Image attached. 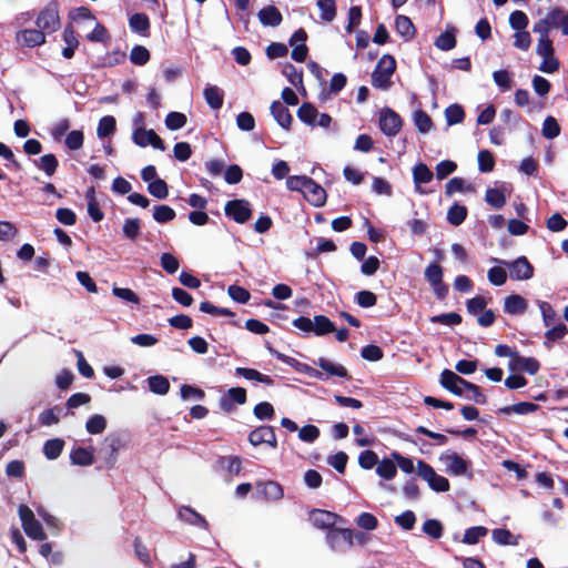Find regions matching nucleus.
Masks as SVG:
<instances>
[{
  "instance_id": "2eb2a0df",
  "label": "nucleus",
  "mask_w": 568,
  "mask_h": 568,
  "mask_svg": "<svg viewBox=\"0 0 568 568\" xmlns=\"http://www.w3.org/2000/svg\"><path fill=\"white\" fill-rule=\"evenodd\" d=\"M557 17H559V8H554L548 11L545 18L535 23L532 31L540 36L539 39H549V32L557 23Z\"/></svg>"
},
{
  "instance_id": "ea45409f",
  "label": "nucleus",
  "mask_w": 568,
  "mask_h": 568,
  "mask_svg": "<svg viewBox=\"0 0 568 568\" xmlns=\"http://www.w3.org/2000/svg\"><path fill=\"white\" fill-rule=\"evenodd\" d=\"M467 217V209L464 205L454 204L447 212V221L454 225H460Z\"/></svg>"
},
{
  "instance_id": "09e8293b",
  "label": "nucleus",
  "mask_w": 568,
  "mask_h": 568,
  "mask_svg": "<svg viewBox=\"0 0 568 568\" xmlns=\"http://www.w3.org/2000/svg\"><path fill=\"white\" fill-rule=\"evenodd\" d=\"M435 45L443 50V51H449L456 47V37L454 33V29L452 31L446 30L443 32L436 40Z\"/></svg>"
},
{
  "instance_id": "f704fd0d",
  "label": "nucleus",
  "mask_w": 568,
  "mask_h": 568,
  "mask_svg": "<svg viewBox=\"0 0 568 568\" xmlns=\"http://www.w3.org/2000/svg\"><path fill=\"white\" fill-rule=\"evenodd\" d=\"M297 116L305 124L315 126L318 111L311 103H303L297 111Z\"/></svg>"
},
{
  "instance_id": "a211bd4d",
  "label": "nucleus",
  "mask_w": 568,
  "mask_h": 568,
  "mask_svg": "<svg viewBox=\"0 0 568 568\" xmlns=\"http://www.w3.org/2000/svg\"><path fill=\"white\" fill-rule=\"evenodd\" d=\"M338 519L336 514L322 509H315L310 514L311 523L320 529L332 528Z\"/></svg>"
},
{
  "instance_id": "c9c22d12",
  "label": "nucleus",
  "mask_w": 568,
  "mask_h": 568,
  "mask_svg": "<svg viewBox=\"0 0 568 568\" xmlns=\"http://www.w3.org/2000/svg\"><path fill=\"white\" fill-rule=\"evenodd\" d=\"M493 540L498 545H518V536L513 535L508 529L498 528L491 532Z\"/></svg>"
},
{
  "instance_id": "c03bdc74",
  "label": "nucleus",
  "mask_w": 568,
  "mask_h": 568,
  "mask_svg": "<svg viewBox=\"0 0 568 568\" xmlns=\"http://www.w3.org/2000/svg\"><path fill=\"white\" fill-rule=\"evenodd\" d=\"M115 119L112 115H105L99 121L97 134L101 139L106 138L115 131Z\"/></svg>"
},
{
  "instance_id": "412c9836",
  "label": "nucleus",
  "mask_w": 568,
  "mask_h": 568,
  "mask_svg": "<svg viewBox=\"0 0 568 568\" xmlns=\"http://www.w3.org/2000/svg\"><path fill=\"white\" fill-rule=\"evenodd\" d=\"M271 113L280 126H282L285 130H288L291 128L293 118L284 103L280 101H274L271 104Z\"/></svg>"
},
{
  "instance_id": "20e7f679",
  "label": "nucleus",
  "mask_w": 568,
  "mask_h": 568,
  "mask_svg": "<svg viewBox=\"0 0 568 568\" xmlns=\"http://www.w3.org/2000/svg\"><path fill=\"white\" fill-rule=\"evenodd\" d=\"M439 462L444 465L445 471L452 476H473L470 468V462L465 459L459 454L446 450L439 456Z\"/></svg>"
},
{
  "instance_id": "dca6fc26",
  "label": "nucleus",
  "mask_w": 568,
  "mask_h": 568,
  "mask_svg": "<svg viewBox=\"0 0 568 568\" xmlns=\"http://www.w3.org/2000/svg\"><path fill=\"white\" fill-rule=\"evenodd\" d=\"M303 195L310 204L316 207L323 206L327 197L326 191L313 179L308 182Z\"/></svg>"
},
{
  "instance_id": "603ef678",
  "label": "nucleus",
  "mask_w": 568,
  "mask_h": 568,
  "mask_svg": "<svg viewBox=\"0 0 568 568\" xmlns=\"http://www.w3.org/2000/svg\"><path fill=\"white\" fill-rule=\"evenodd\" d=\"M568 334V328L565 324L560 323L545 333V345L549 348L551 342L562 339Z\"/></svg>"
},
{
  "instance_id": "2f4dec72",
  "label": "nucleus",
  "mask_w": 568,
  "mask_h": 568,
  "mask_svg": "<svg viewBox=\"0 0 568 568\" xmlns=\"http://www.w3.org/2000/svg\"><path fill=\"white\" fill-rule=\"evenodd\" d=\"M64 447V440L61 438L48 439L43 444V454L49 460L57 459Z\"/></svg>"
},
{
  "instance_id": "aec40b11",
  "label": "nucleus",
  "mask_w": 568,
  "mask_h": 568,
  "mask_svg": "<svg viewBox=\"0 0 568 568\" xmlns=\"http://www.w3.org/2000/svg\"><path fill=\"white\" fill-rule=\"evenodd\" d=\"M257 18L264 27H278L283 20L281 11L272 4L262 8Z\"/></svg>"
},
{
  "instance_id": "4d7b16f0",
  "label": "nucleus",
  "mask_w": 568,
  "mask_h": 568,
  "mask_svg": "<svg viewBox=\"0 0 568 568\" xmlns=\"http://www.w3.org/2000/svg\"><path fill=\"white\" fill-rule=\"evenodd\" d=\"M283 75L288 80V82L298 87L303 83V72L295 68L293 64L287 63L284 65Z\"/></svg>"
},
{
  "instance_id": "bb28decb",
  "label": "nucleus",
  "mask_w": 568,
  "mask_h": 568,
  "mask_svg": "<svg viewBox=\"0 0 568 568\" xmlns=\"http://www.w3.org/2000/svg\"><path fill=\"white\" fill-rule=\"evenodd\" d=\"M433 178L434 174L426 164L418 163L413 168V180L418 192H420V185L429 183Z\"/></svg>"
},
{
  "instance_id": "3c124183",
  "label": "nucleus",
  "mask_w": 568,
  "mask_h": 568,
  "mask_svg": "<svg viewBox=\"0 0 568 568\" xmlns=\"http://www.w3.org/2000/svg\"><path fill=\"white\" fill-rule=\"evenodd\" d=\"M541 133L546 139L552 140L560 134V126L554 116L544 120Z\"/></svg>"
},
{
  "instance_id": "4468645a",
  "label": "nucleus",
  "mask_w": 568,
  "mask_h": 568,
  "mask_svg": "<svg viewBox=\"0 0 568 568\" xmlns=\"http://www.w3.org/2000/svg\"><path fill=\"white\" fill-rule=\"evenodd\" d=\"M246 403V390L242 387H232L221 398L220 406L224 412H231L234 405H243Z\"/></svg>"
},
{
  "instance_id": "bf43d9fd",
  "label": "nucleus",
  "mask_w": 568,
  "mask_h": 568,
  "mask_svg": "<svg viewBox=\"0 0 568 568\" xmlns=\"http://www.w3.org/2000/svg\"><path fill=\"white\" fill-rule=\"evenodd\" d=\"M186 116L181 112H170L165 118V125L169 130L176 131L186 124Z\"/></svg>"
},
{
  "instance_id": "5701e85b",
  "label": "nucleus",
  "mask_w": 568,
  "mask_h": 568,
  "mask_svg": "<svg viewBox=\"0 0 568 568\" xmlns=\"http://www.w3.org/2000/svg\"><path fill=\"white\" fill-rule=\"evenodd\" d=\"M94 448L93 447H78L74 448L70 454V459L73 465L78 466H90L94 462Z\"/></svg>"
},
{
  "instance_id": "de8ad7c7",
  "label": "nucleus",
  "mask_w": 568,
  "mask_h": 568,
  "mask_svg": "<svg viewBox=\"0 0 568 568\" xmlns=\"http://www.w3.org/2000/svg\"><path fill=\"white\" fill-rule=\"evenodd\" d=\"M445 118L448 125L458 124L465 118L464 109L459 104H452L446 108Z\"/></svg>"
},
{
  "instance_id": "a19ab883",
  "label": "nucleus",
  "mask_w": 568,
  "mask_h": 568,
  "mask_svg": "<svg viewBox=\"0 0 568 568\" xmlns=\"http://www.w3.org/2000/svg\"><path fill=\"white\" fill-rule=\"evenodd\" d=\"M317 7L321 11V19L325 22H331L336 17L335 0H318Z\"/></svg>"
},
{
  "instance_id": "473e14b6",
  "label": "nucleus",
  "mask_w": 568,
  "mask_h": 568,
  "mask_svg": "<svg viewBox=\"0 0 568 568\" xmlns=\"http://www.w3.org/2000/svg\"><path fill=\"white\" fill-rule=\"evenodd\" d=\"M122 233L125 239L135 241L141 233V221L138 217L125 219Z\"/></svg>"
},
{
  "instance_id": "864d4df0",
  "label": "nucleus",
  "mask_w": 568,
  "mask_h": 568,
  "mask_svg": "<svg viewBox=\"0 0 568 568\" xmlns=\"http://www.w3.org/2000/svg\"><path fill=\"white\" fill-rule=\"evenodd\" d=\"M487 277L490 284L495 286L504 285L507 281V272L505 270V266L499 265L490 267L488 270Z\"/></svg>"
},
{
  "instance_id": "6ab92c4d",
  "label": "nucleus",
  "mask_w": 568,
  "mask_h": 568,
  "mask_svg": "<svg viewBox=\"0 0 568 568\" xmlns=\"http://www.w3.org/2000/svg\"><path fill=\"white\" fill-rule=\"evenodd\" d=\"M17 40L29 48H34L45 42V34L39 28L26 29L18 32Z\"/></svg>"
},
{
  "instance_id": "c85d7f7f",
  "label": "nucleus",
  "mask_w": 568,
  "mask_h": 568,
  "mask_svg": "<svg viewBox=\"0 0 568 568\" xmlns=\"http://www.w3.org/2000/svg\"><path fill=\"white\" fill-rule=\"evenodd\" d=\"M395 28L397 33L405 40H410L415 36V27L412 20L403 14H399L395 19Z\"/></svg>"
},
{
  "instance_id": "4be33fe9",
  "label": "nucleus",
  "mask_w": 568,
  "mask_h": 568,
  "mask_svg": "<svg viewBox=\"0 0 568 568\" xmlns=\"http://www.w3.org/2000/svg\"><path fill=\"white\" fill-rule=\"evenodd\" d=\"M179 518L182 521L195 527H201L203 529H207L209 527L206 519L193 508L187 506H182L179 509Z\"/></svg>"
},
{
  "instance_id": "8fccbe9b",
  "label": "nucleus",
  "mask_w": 568,
  "mask_h": 568,
  "mask_svg": "<svg viewBox=\"0 0 568 568\" xmlns=\"http://www.w3.org/2000/svg\"><path fill=\"white\" fill-rule=\"evenodd\" d=\"M260 486L263 487L262 493L268 499L278 500L283 497V488L276 481L270 480L261 484Z\"/></svg>"
},
{
  "instance_id": "1a4fd4ad",
  "label": "nucleus",
  "mask_w": 568,
  "mask_h": 568,
  "mask_svg": "<svg viewBox=\"0 0 568 568\" xmlns=\"http://www.w3.org/2000/svg\"><path fill=\"white\" fill-rule=\"evenodd\" d=\"M224 212L226 216L240 224L245 223L252 216L251 204L246 200H231L226 202Z\"/></svg>"
},
{
  "instance_id": "e2e57ef3",
  "label": "nucleus",
  "mask_w": 568,
  "mask_h": 568,
  "mask_svg": "<svg viewBox=\"0 0 568 568\" xmlns=\"http://www.w3.org/2000/svg\"><path fill=\"white\" fill-rule=\"evenodd\" d=\"M528 17L525 12L516 10L509 16V24L516 31L525 30L528 26Z\"/></svg>"
},
{
  "instance_id": "39448f33",
  "label": "nucleus",
  "mask_w": 568,
  "mask_h": 568,
  "mask_svg": "<svg viewBox=\"0 0 568 568\" xmlns=\"http://www.w3.org/2000/svg\"><path fill=\"white\" fill-rule=\"evenodd\" d=\"M37 27L43 33H53L60 28L59 3L52 1L48 3L38 14L36 20Z\"/></svg>"
},
{
  "instance_id": "4c0bfd02",
  "label": "nucleus",
  "mask_w": 568,
  "mask_h": 568,
  "mask_svg": "<svg viewBox=\"0 0 568 568\" xmlns=\"http://www.w3.org/2000/svg\"><path fill=\"white\" fill-rule=\"evenodd\" d=\"M106 419L100 414L92 415L85 423V429L89 434L98 435L105 430Z\"/></svg>"
},
{
  "instance_id": "a18cd8bd",
  "label": "nucleus",
  "mask_w": 568,
  "mask_h": 568,
  "mask_svg": "<svg viewBox=\"0 0 568 568\" xmlns=\"http://www.w3.org/2000/svg\"><path fill=\"white\" fill-rule=\"evenodd\" d=\"M488 534V529L484 526H475L466 529L463 538V542L467 545H475L480 538Z\"/></svg>"
},
{
  "instance_id": "c756f323",
  "label": "nucleus",
  "mask_w": 568,
  "mask_h": 568,
  "mask_svg": "<svg viewBox=\"0 0 568 568\" xmlns=\"http://www.w3.org/2000/svg\"><path fill=\"white\" fill-rule=\"evenodd\" d=\"M34 165L39 170L43 171L45 173V175L52 176L58 169L59 162H58L55 155L50 153V154L42 155L38 160H34Z\"/></svg>"
},
{
  "instance_id": "b1692460",
  "label": "nucleus",
  "mask_w": 568,
  "mask_h": 568,
  "mask_svg": "<svg viewBox=\"0 0 568 568\" xmlns=\"http://www.w3.org/2000/svg\"><path fill=\"white\" fill-rule=\"evenodd\" d=\"M513 371H525L531 375L536 374L539 369V363L532 357H523L518 354L510 361L509 364Z\"/></svg>"
},
{
  "instance_id": "0eeeda50",
  "label": "nucleus",
  "mask_w": 568,
  "mask_h": 568,
  "mask_svg": "<svg viewBox=\"0 0 568 568\" xmlns=\"http://www.w3.org/2000/svg\"><path fill=\"white\" fill-rule=\"evenodd\" d=\"M315 365H317L323 372L312 369L308 374L317 379L325 381L331 376H337L341 378H349L348 371L342 364L329 361L325 357H320Z\"/></svg>"
},
{
  "instance_id": "e433bc0d",
  "label": "nucleus",
  "mask_w": 568,
  "mask_h": 568,
  "mask_svg": "<svg viewBox=\"0 0 568 568\" xmlns=\"http://www.w3.org/2000/svg\"><path fill=\"white\" fill-rule=\"evenodd\" d=\"M175 211L165 204L155 205L153 209V219L158 223H168L175 219Z\"/></svg>"
},
{
  "instance_id": "58836bf2",
  "label": "nucleus",
  "mask_w": 568,
  "mask_h": 568,
  "mask_svg": "<svg viewBox=\"0 0 568 568\" xmlns=\"http://www.w3.org/2000/svg\"><path fill=\"white\" fill-rule=\"evenodd\" d=\"M413 121L418 131L422 133H428L433 129V121L430 116L423 110H416L414 112Z\"/></svg>"
},
{
  "instance_id": "0e129e2a",
  "label": "nucleus",
  "mask_w": 568,
  "mask_h": 568,
  "mask_svg": "<svg viewBox=\"0 0 568 568\" xmlns=\"http://www.w3.org/2000/svg\"><path fill=\"white\" fill-rule=\"evenodd\" d=\"M320 428L315 425H306L298 429V438L304 442L312 444L320 437Z\"/></svg>"
},
{
  "instance_id": "338daca9",
  "label": "nucleus",
  "mask_w": 568,
  "mask_h": 568,
  "mask_svg": "<svg viewBox=\"0 0 568 568\" xmlns=\"http://www.w3.org/2000/svg\"><path fill=\"white\" fill-rule=\"evenodd\" d=\"M493 79L496 85L501 91H507L511 88V77L507 70H497L493 73Z\"/></svg>"
},
{
  "instance_id": "774afa93",
  "label": "nucleus",
  "mask_w": 568,
  "mask_h": 568,
  "mask_svg": "<svg viewBox=\"0 0 568 568\" xmlns=\"http://www.w3.org/2000/svg\"><path fill=\"white\" fill-rule=\"evenodd\" d=\"M227 293L233 301H235L237 303H242V304L247 303L251 297L250 292L239 285L229 286Z\"/></svg>"
},
{
  "instance_id": "69168bd1",
  "label": "nucleus",
  "mask_w": 568,
  "mask_h": 568,
  "mask_svg": "<svg viewBox=\"0 0 568 568\" xmlns=\"http://www.w3.org/2000/svg\"><path fill=\"white\" fill-rule=\"evenodd\" d=\"M70 120L64 118L57 121L50 129V134L54 141H61L62 136L70 129Z\"/></svg>"
},
{
  "instance_id": "f03ea898",
  "label": "nucleus",
  "mask_w": 568,
  "mask_h": 568,
  "mask_svg": "<svg viewBox=\"0 0 568 568\" xmlns=\"http://www.w3.org/2000/svg\"><path fill=\"white\" fill-rule=\"evenodd\" d=\"M395 59L389 54L383 55L377 62V65L372 73V84L377 89H388L392 83L390 77L395 72Z\"/></svg>"
},
{
  "instance_id": "7c9ffc66",
  "label": "nucleus",
  "mask_w": 568,
  "mask_h": 568,
  "mask_svg": "<svg viewBox=\"0 0 568 568\" xmlns=\"http://www.w3.org/2000/svg\"><path fill=\"white\" fill-rule=\"evenodd\" d=\"M130 29L140 34H145L150 29V20L145 13H134L129 19Z\"/></svg>"
},
{
  "instance_id": "5fc2aeb1",
  "label": "nucleus",
  "mask_w": 568,
  "mask_h": 568,
  "mask_svg": "<svg viewBox=\"0 0 568 568\" xmlns=\"http://www.w3.org/2000/svg\"><path fill=\"white\" fill-rule=\"evenodd\" d=\"M84 134L81 130H73L65 136V146L71 151L80 150L83 146Z\"/></svg>"
},
{
  "instance_id": "72a5a7b5",
  "label": "nucleus",
  "mask_w": 568,
  "mask_h": 568,
  "mask_svg": "<svg viewBox=\"0 0 568 568\" xmlns=\"http://www.w3.org/2000/svg\"><path fill=\"white\" fill-rule=\"evenodd\" d=\"M149 389L158 395H165L170 389L169 379L162 375H154L148 378Z\"/></svg>"
},
{
  "instance_id": "393cba45",
  "label": "nucleus",
  "mask_w": 568,
  "mask_h": 568,
  "mask_svg": "<svg viewBox=\"0 0 568 568\" xmlns=\"http://www.w3.org/2000/svg\"><path fill=\"white\" fill-rule=\"evenodd\" d=\"M235 375L241 376L247 381H254L257 383L265 384L267 386H271L274 384V381L268 375L262 374L254 368H246V367H237L235 368Z\"/></svg>"
},
{
  "instance_id": "423d86ee",
  "label": "nucleus",
  "mask_w": 568,
  "mask_h": 568,
  "mask_svg": "<svg viewBox=\"0 0 568 568\" xmlns=\"http://www.w3.org/2000/svg\"><path fill=\"white\" fill-rule=\"evenodd\" d=\"M18 514L22 524V528L28 537L34 540L45 539L42 525L36 519L33 511L26 505H20Z\"/></svg>"
},
{
  "instance_id": "9b49d317",
  "label": "nucleus",
  "mask_w": 568,
  "mask_h": 568,
  "mask_svg": "<svg viewBox=\"0 0 568 568\" xmlns=\"http://www.w3.org/2000/svg\"><path fill=\"white\" fill-rule=\"evenodd\" d=\"M440 385L456 396H465L468 381L464 379L450 369H444L440 374Z\"/></svg>"
},
{
  "instance_id": "f257e3e1",
  "label": "nucleus",
  "mask_w": 568,
  "mask_h": 568,
  "mask_svg": "<svg viewBox=\"0 0 568 568\" xmlns=\"http://www.w3.org/2000/svg\"><path fill=\"white\" fill-rule=\"evenodd\" d=\"M292 324L302 332H313L317 336H324L336 331L335 324L324 315H316L314 320L300 316L295 318Z\"/></svg>"
},
{
  "instance_id": "680f3d73",
  "label": "nucleus",
  "mask_w": 568,
  "mask_h": 568,
  "mask_svg": "<svg viewBox=\"0 0 568 568\" xmlns=\"http://www.w3.org/2000/svg\"><path fill=\"white\" fill-rule=\"evenodd\" d=\"M423 531L433 539H439L443 536V525L437 519H427L423 524Z\"/></svg>"
},
{
  "instance_id": "49530a36",
  "label": "nucleus",
  "mask_w": 568,
  "mask_h": 568,
  "mask_svg": "<svg viewBox=\"0 0 568 568\" xmlns=\"http://www.w3.org/2000/svg\"><path fill=\"white\" fill-rule=\"evenodd\" d=\"M148 191L152 196H154L159 200H164L169 195L168 184L162 179L154 180V181L150 182L148 185Z\"/></svg>"
},
{
  "instance_id": "ddd939ff",
  "label": "nucleus",
  "mask_w": 568,
  "mask_h": 568,
  "mask_svg": "<svg viewBox=\"0 0 568 568\" xmlns=\"http://www.w3.org/2000/svg\"><path fill=\"white\" fill-rule=\"evenodd\" d=\"M354 531L351 529H332L327 532V542L333 550H345L353 546Z\"/></svg>"
},
{
  "instance_id": "13d9d810",
  "label": "nucleus",
  "mask_w": 568,
  "mask_h": 568,
  "mask_svg": "<svg viewBox=\"0 0 568 568\" xmlns=\"http://www.w3.org/2000/svg\"><path fill=\"white\" fill-rule=\"evenodd\" d=\"M537 305L540 310L544 325L546 327L551 326L555 323L556 315H557L556 311L554 310L551 304H549L548 302H545V301H537Z\"/></svg>"
},
{
  "instance_id": "052dcab7",
  "label": "nucleus",
  "mask_w": 568,
  "mask_h": 568,
  "mask_svg": "<svg viewBox=\"0 0 568 568\" xmlns=\"http://www.w3.org/2000/svg\"><path fill=\"white\" fill-rule=\"evenodd\" d=\"M311 178L306 175H292L286 180V186L291 191H297L304 193L305 189L308 185Z\"/></svg>"
},
{
  "instance_id": "f3484780",
  "label": "nucleus",
  "mask_w": 568,
  "mask_h": 568,
  "mask_svg": "<svg viewBox=\"0 0 568 568\" xmlns=\"http://www.w3.org/2000/svg\"><path fill=\"white\" fill-rule=\"evenodd\" d=\"M528 310V301L519 294H510L504 300V312L508 315H523Z\"/></svg>"
},
{
  "instance_id": "7ed1b4c3",
  "label": "nucleus",
  "mask_w": 568,
  "mask_h": 568,
  "mask_svg": "<svg viewBox=\"0 0 568 568\" xmlns=\"http://www.w3.org/2000/svg\"><path fill=\"white\" fill-rule=\"evenodd\" d=\"M490 262L503 265L509 270V276L514 281H527L534 276V266L526 256H519L515 261L491 257Z\"/></svg>"
},
{
  "instance_id": "cd10ccee",
  "label": "nucleus",
  "mask_w": 568,
  "mask_h": 568,
  "mask_svg": "<svg viewBox=\"0 0 568 568\" xmlns=\"http://www.w3.org/2000/svg\"><path fill=\"white\" fill-rule=\"evenodd\" d=\"M485 201L494 209H501L506 204L505 187H489L485 194Z\"/></svg>"
},
{
  "instance_id": "6e6d98bb",
  "label": "nucleus",
  "mask_w": 568,
  "mask_h": 568,
  "mask_svg": "<svg viewBox=\"0 0 568 568\" xmlns=\"http://www.w3.org/2000/svg\"><path fill=\"white\" fill-rule=\"evenodd\" d=\"M150 60V52L143 45H135L130 52V61L135 65H144Z\"/></svg>"
},
{
  "instance_id": "6e6552de",
  "label": "nucleus",
  "mask_w": 568,
  "mask_h": 568,
  "mask_svg": "<svg viewBox=\"0 0 568 568\" xmlns=\"http://www.w3.org/2000/svg\"><path fill=\"white\" fill-rule=\"evenodd\" d=\"M418 475L427 481L428 486L438 493H445L449 489V481L442 475L436 474L434 468L427 463L419 460L417 463Z\"/></svg>"
},
{
  "instance_id": "9d476101",
  "label": "nucleus",
  "mask_w": 568,
  "mask_h": 568,
  "mask_svg": "<svg viewBox=\"0 0 568 568\" xmlns=\"http://www.w3.org/2000/svg\"><path fill=\"white\" fill-rule=\"evenodd\" d=\"M403 121L398 113L389 108L382 109L379 113V128L387 136H395L402 129Z\"/></svg>"
},
{
  "instance_id": "37998d69",
  "label": "nucleus",
  "mask_w": 568,
  "mask_h": 568,
  "mask_svg": "<svg viewBox=\"0 0 568 568\" xmlns=\"http://www.w3.org/2000/svg\"><path fill=\"white\" fill-rule=\"evenodd\" d=\"M376 474L384 479H392L397 474L396 465L393 460L384 458L382 462L376 464Z\"/></svg>"
},
{
  "instance_id": "a878e982",
  "label": "nucleus",
  "mask_w": 568,
  "mask_h": 568,
  "mask_svg": "<svg viewBox=\"0 0 568 568\" xmlns=\"http://www.w3.org/2000/svg\"><path fill=\"white\" fill-rule=\"evenodd\" d=\"M206 103L213 110H220L223 105L224 93L216 85H207L203 91Z\"/></svg>"
},
{
  "instance_id": "79ce46f5",
  "label": "nucleus",
  "mask_w": 568,
  "mask_h": 568,
  "mask_svg": "<svg viewBox=\"0 0 568 568\" xmlns=\"http://www.w3.org/2000/svg\"><path fill=\"white\" fill-rule=\"evenodd\" d=\"M537 408H538V405H536L534 403L521 402V403H518V404H514V405H510V406L503 407L500 409V413H504V414L515 413V414H518V415H527L529 413L535 412Z\"/></svg>"
},
{
  "instance_id": "f8f14e48",
  "label": "nucleus",
  "mask_w": 568,
  "mask_h": 568,
  "mask_svg": "<svg viewBox=\"0 0 568 568\" xmlns=\"http://www.w3.org/2000/svg\"><path fill=\"white\" fill-rule=\"evenodd\" d=\"M248 442L253 446H258L262 444H266L272 448L277 447V439L275 430L272 426L263 425L260 427H256L248 434Z\"/></svg>"
}]
</instances>
